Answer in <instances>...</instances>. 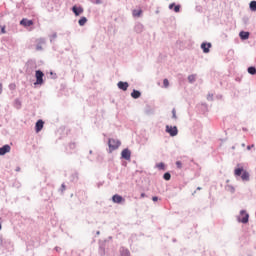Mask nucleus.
Masks as SVG:
<instances>
[{"label": "nucleus", "mask_w": 256, "mask_h": 256, "mask_svg": "<svg viewBox=\"0 0 256 256\" xmlns=\"http://www.w3.org/2000/svg\"><path fill=\"white\" fill-rule=\"evenodd\" d=\"M235 177H241L242 181H249L250 174L245 170L242 163H238L237 167L234 169Z\"/></svg>", "instance_id": "nucleus-1"}, {"label": "nucleus", "mask_w": 256, "mask_h": 256, "mask_svg": "<svg viewBox=\"0 0 256 256\" xmlns=\"http://www.w3.org/2000/svg\"><path fill=\"white\" fill-rule=\"evenodd\" d=\"M0 249L2 251H12L13 250V242L10 239H5L0 237Z\"/></svg>", "instance_id": "nucleus-2"}, {"label": "nucleus", "mask_w": 256, "mask_h": 256, "mask_svg": "<svg viewBox=\"0 0 256 256\" xmlns=\"http://www.w3.org/2000/svg\"><path fill=\"white\" fill-rule=\"evenodd\" d=\"M108 147H109V153L112 151H115L121 147V142L117 139L109 138L108 139Z\"/></svg>", "instance_id": "nucleus-3"}, {"label": "nucleus", "mask_w": 256, "mask_h": 256, "mask_svg": "<svg viewBox=\"0 0 256 256\" xmlns=\"http://www.w3.org/2000/svg\"><path fill=\"white\" fill-rule=\"evenodd\" d=\"M238 223H243V225H247L249 223V213L247 210H241L240 215L237 216Z\"/></svg>", "instance_id": "nucleus-4"}, {"label": "nucleus", "mask_w": 256, "mask_h": 256, "mask_svg": "<svg viewBox=\"0 0 256 256\" xmlns=\"http://www.w3.org/2000/svg\"><path fill=\"white\" fill-rule=\"evenodd\" d=\"M43 77H45V73H43V71L41 70H36L35 71V78L36 81L34 82V85H43V83H45V81L43 80Z\"/></svg>", "instance_id": "nucleus-5"}, {"label": "nucleus", "mask_w": 256, "mask_h": 256, "mask_svg": "<svg viewBox=\"0 0 256 256\" xmlns=\"http://www.w3.org/2000/svg\"><path fill=\"white\" fill-rule=\"evenodd\" d=\"M107 247H109V240H100L99 241L98 253L100 256L105 255V249H107Z\"/></svg>", "instance_id": "nucleus-6"}, {"label": "nucleus", "mask_w": 256, "mask_h": 256, "mask_svg": "<svg viewBox=\"0 0 256 256\" xmlns=\"http://www.w3.org/2000/svg\"><path fill=\"white\" fill-rule=\"evenodd\" d=\"M165 131L170 135V137H177V135L179 134V129H177V126L166 125Z\"/></svg>", "instance_id": "nucleus-7"}, {"label": "nucleus", "mask_w": 256, "mask_h": 256, "mask_svg": "<svg viewBox=\"0 0 256 256\" xmlns=\"http://www.w3.org/2000/svg\"><path fill=\"white\" fill-rule=\"evenodd\" d=\"M112 202L116 203L117 205H123V203H125V198L119 194H114L112 196Z\"/></svg>", "instance_id": "nucleus-8"}, {"label": "nucleus", "mask_w": 256, "mask_h": 256, "mask_svg": "<svg viewBox=\"0 0 256 256\" xmlns=\"http://www.w3.org/2000/svg\"><path fill=\"white\" fill-rule=\"evenodd\" d=\"M211 47H213V44H211V42H202L200 45V49H202L203 53H210Z\"/></svg>", "instance_id": "nucleus-9"}, {"label": "nucleus", "mask_w": 256, "mask_h": 256, "mask_svg": "<svg viewBox=\"0 0 256 256\" xmlns=\"http://www.w3.org/2000/svg\"><path fill=\"white\" fill-rule=\"evenodd\" d=\"M121 159H124L125 161H131V150L129 148L122 150Z\"/></svg>", "instance_id": "nucleus-10"}, {"label": "nucleus", "mask_w": 256, "mask_h": 256, "mask_svg": "<svg viewBox=\"0 0 256 256\" xmlns=\"http://www.w3.org/2000/svg\"><path fill=\"white\" fill-rule=\"evenodd\" d=\"M168 9H170V11H174V13H181V4H177L175 2L170 3Z\"/></svg>", "instance_id": "nucleus-11"}, {"label": "nucleus", "mask_w": 256, "mask_h": 256, "mask_svg": "<svg viewBox=\"0 0 256 256\" xmlns=\"http://www.w3.org/2000/svg\"><path fill=\"white\" fill-rule=\"evenodd\" d=\"M11 152V146L9 144H5L0 147V156L7 155V153Z\"/></svg>", "instance_id": "nucleus-12"}, {"label": "nucleus", "mask_w": 256, "mask_h": 256, "mask_svg": "<svg viewBox=\"0 0 256 256\" xmlns=\"http://www.w3.org/2000/svg\"><path fill=\"white\" fill-rule=\"evenodd\" d=\"M35 22H33V20H29L27 18H22L20 20V25H22V27H32V25H34Z\"/></svg>", "instance_id": "nucleus-13"}, {"label": "nucleus", "mask_w": 256, "mask_h": 256, "mask_svg": "<svg viewBox=\"0 0 256 256\" xmlns=\"http://www.w3.org/2000/svg\"><path fill=\"white\" fill-rule=\"evenodd\" d=\"M45 125V122L41 119L37 120L35 123V131L36 133H40V131H43V127Z\"/></svg>", "instance_id": "nucleus-14"}, {"label": "nucleus", "mask_w": 256, "mask_h": 256, "mask_svg": "<svg viewBox=\"0 0 256 256\" xmlns=\"http://www.w3.org/2000/svg\"><path fill=\"white\" fill-rule=\"evenodd\" d=\"M72 13H74L76 17H79V15L83 13V7L74 5L72 7Z\"/></svg>", "instance_id": "nucleus-15"}, {"label": "nucleus", "mask_w": 256, "mask_h": 256, "mask_svg": "<svg viewBox=\"0 0 256 256\" xmlns=\"http://www.w3.org/2000/svg\"><path fill=\"white\" fill-rule=\"evenodd\" d=\"M45 38H39L37 40L36 51H43V45H45Z\"/></svg>", "instance_id": "nucleus-16"}, {"label": "nucleus", "mask_w": 256, "mask_h": 256, "mask_svg": "<svg viewBox=\"0 0 256 256\" xmlns=\"http://www.w3.org/2000/svg\"><path fill=\"white\" fill-rule=\"evenodd\" d=\"M117 87H118V89H120L121 91H127V89H129V82L119 81V82L117 83Z\"/></svg>", "instance_id": "nucleus-17"}, {"label": "nucleus", "mask_w": 256, "mask_h": 256, "mask_svg": "<svg viewBox=\"0 0 256 256\" xmlns=\"http://www.w3.org/2000/svg\"><path fill=\"white\" fill-rule=\"evenodd\" d=\"M145 30V26L141 24L140 22H137L134 26V31L135 33L141 34Z\"/></svg>", "instance_id": "nucleus-18"}, {"label": "nucleus", "mask_w": 256, "mask_h": 256, "mask_svg": "<svg viewBox=\"0 0 256 256\" xmlns=\"http://www.w3.org/2000/svg\"><path fill=\"white\" fill-rule=\"evenodd\" d=\"M251 33L249 31H240L239 32V37L241 39V41H247V39H249Z\"/></svg>", "instance_id": "nucleus-19"}, {"label": "nucleus", "mask_w": 256, "mask_h": 256, "mask_svg": "<svg viewBox=\"0 0 256 256\" xmlns=\"http://www.w3.org/2000/svg\"><path fill=\"white\" fill-rule=\"evenodd\" d=\"M120 256H131V252L129 251V249L125 248V247H120Z\"/></svg>", "instance_id": "nucleus-20"}, {"label": "nucleus", "mask_w": 256, "mask_h": 256, "mask_svg": "<svg viewBox=\"0 0 256 256\" xmlns=\"http://www.w3.org/2000/svg\"><path fill=\"white\" fill-rule=\"evenodd\" d=\"M131 97L132 99H139V97H141V91L133 89Z\"/></svg>", "instance_id": "nucleus-21"}, {"label": "nucleus", "mask_w": 256, "mask_h": 256, "mask_svg": "<svg viewBox=\"0 0 256 256\" xmlns=\"http://www.w3.org/2000/svg\"><path fill=\"white\" fill-rule=\"evenodd\" d=\"M70 181L72 183H77L79 181V173L75 172L70 176Z\"/></svg>", "instance_id": "nucleus-22"}, {"label": "nucleus", "mask_w": 256, "mask_h": 256, "mask_svg": "<svg viewBox=\"0 0 256 256\" xmlns=\"http://www.w3.org/2000/svg\"><path fill=\"white\" fill-rule=\"evenodd\" d=\"M87 23V17L82 16L79 20H78V24L80 27H84V25Z\"/></svg>", "instance_id": "nucleus-23"}, {"label": "nucleus", "mask_w": 256, "mask_h": 256, "mask_svg": "<svg viewBox=\"0 0 256 256\" xmlns=\"http://www.w3.org/2000/svg\"><path fill=\"white\" fill-rule=\"evenodd\" d=\"M247 71H248L249 75H256V67L255 66H249L247 68Z\"/></svg>", "instance_id": "nucleus-24"}, {"label": "nucleus", "mask_w": 256, "mask_h": 256, "mask_svg": "<svg viewBox=\"0 0 256 256\" xmlns=\"http://www.w3.org/2000/svg\"><path fill=\"white\" fill-rule=\"evenodd\" d=\"M249 9H250V11H253V12L256 11V1H255V0H252V1L249 3Z\"/></svg>", "instance_id": "nucleus-25"}, {"label": "nucleus", "mask_w": 256, "mask_h": 256, "mask_svg": "<svg viewBox=\"0 0 256 256\" xmlns=\"http://www.w3.org/2000/svg\"><path fill=\"white\" fill-rule=\"evenodd\" d=\"M196 79H197V75L195 74H191L188 76V82L191 84L195 83Z\"/></svg>", "instance_id": "nucleus-26"}, {"label": "nucleus", "mask_w": 256, "mask_h": 256, "mask_svg": "<svg viewBox=\"0 0 256 256\" xmlns=\"http://www.w3.org/2000/svg\"><path fill=\"white\" fill-rule=\"evenodd\" d=\"M21 105H22L21 100H19V98H16L14 100V107H15V109H21Z\"/></svg>", "instance_id": "nucleus-27"}, {"label": "nucleus", "mask_w": 256, "mask_h": 256, "mask_svg": "<svg viewBox=\"0 0 256 256\" xmlns=\"http://www.w3.org/2000/svg\"><path fill=\"white\" fill-rule=\"evenodd\" d=\"M164 181H171V172H165L163 174Z\"/></svg>", "instance_id": "nucleus-28"}, {"label": "nucleus", "mask_w": 256, "mask_h": 256, "mask_svg": "<svg viewBox=\"0 0 256 256\" xmlns=\"http://www.w3.org/2000/svg\"><path fill=\"white\" fill-rule=\"evenodd\" d=\"M156 167L159 169V171H165V163L160 162L158 164H156Z\"/></svg>", "instance_id": "nucleus-29"}, {"label": "nucleus", "mask_w": 256, "mask_h": 256, "mask_svg": "<svg viewBox=\"0 0 256 256\" xmlns=\"http://www.w3.org/2000/svg\"><path fill=\"white\" fill-rule=\"evenodd\" d=\"M50 43H53L57 39V32H53L52 35H49Z\"/></svg>", "instance_id": "nucleus-30"}, {"label": "nucleus", "mask_w": 256, "mask_h": 256, "mask_svg": "<svg viewBox=\"0 0 256 256\" xmlns=\"http://www.w3.org/2000/svg\"><path fill=\"white\" fill-rule=\"evenodd\" d=\"M141 13H143L142 10H134L133 11V16L134 17H141Z\"/></svg>", "instance_id": "nucleus-31"}, {"label": "nucleus", "mask_w": 256, "mask_h": 256, "mask_svg": "<svg viewBox=\"0 0 256 256\" xmlns=\"http://www.w3.org/2000/svg\"><path fill=\"white\" fill-rule=\"evenodd\" d=\"M8 89L10 91H15V89H17V85L15 83H10Z\"/></svg>", "instance_id": "nucleus-32"}, {"label": "nucleus", "mask_w": 256, "mask_h": 256, "mask_svg": "<svg viewBox=\"0 0 256 256\" xmlns=\"http://www.w3.org/2000/svg\"><path fill=\"white\" fill-rule=\"evenodd\" d=\"M195 11H197L198 13H202V12H203V6L197 5V6L195 7Z\"/></svg>", "instance_id": "nucleus-33"}, {"label": "nucleus", "mask_w": 256, "mask_h": 256, "mask_svg": "<svg viewBox=\"0 0 256 256\" xmlns=\"http://www.w3.org/2000/svg\"><path fill=\"white\" fill-rule=\"evenodd\" d=\"M176 167H177V169H183V162H181V161H176Z\"/></svg>", "instance_id": "nucleus-34"}, {"label": "nucleus", "mask_w": 256, "mask_h": 256, "mask_svg": "<svg viewBox=\"0 0 256 256\" xmlns=\"http://www.w3.org/2000/svg\"><path fill=\"white\" fill-rule=\"evenodd\" d=\"M91 1V3H93L94 5H101V4H103V1H101V0H90Z\"/></svg>", "instance_id": "nucleus-35"}, {"label": "nucleus", "mask_w": 256, "mask_h": 256, "mask_svg": "<svg viewBox=\"0 0 256 256\" xmlns=\"http://www.w3.org/2000/svg\"><path fill=\"white\" fill-rule=\"evenodd\" d=\"M227 189L230 191V193H235V187L233 185H228Z\"/></svg>", "instance_id": "nucleus-36"}, {"label": "nucleus", "mask_w": 256, "mask_h": 256, "mask_svg": "<svg viewBox=\"0 0 256 256\" xmlns=\"http://www.w3.org/2000/svg\"><path fill=\"white\" fill-rule=\"evenodd\" d=\"M172 119H177V110L175 108L172 109Z\"/></svg>", "instance_id": "nucleus-37"}, {"label": "nucleus", "mask_w": 256, "mask_h": 256, "mask_svg": "<svg viewBox=\"0 0 256 256\" xmlns=\"http://www.w3.org/2000/svg\"><path fill=\"white\" fill-rule=\"evenodd\" d=\"M69 149L73 150L75 149V147H77V144L75 142H71L69 145H68Z\"/></svg>", "instance_id": "nucleus-38"}, {"label": "nucleus", "mask_w": 256, "mask_h": 256, "mask_svg": "<svg viewBox=\"0 0 256 256\" xmlns=\"http://www.w3.org/2000/svg\"><path fill=\"white\" fill-rule=\"evenodd\" d=\"M67 189V186L65 185V183H63L60 187V192L61 193H65V190Z\"/></svg>", "instance_id": "nucleus-39"}, {"label": "nucleus", "mask_w": 256, "mask_h": 256, "mask_svg": "<svg viewBox=\"0 0 256 256\" xmlns=\"http://www.w3.org/2000/svg\"><path fill=\"white\" fill-rule=\"evenodd\" d=\"M163 85L165 88L169 87V80L167 78L163 80Z\"/></svg>", "instance_id": "nucleus-40"}, {"label": "nucleus", "mask_w": 256, "mask_h": 256, "mask_svg": "<svg viewBox=\"0 0 256 256\" xmlns=\"http://www.w3.org/2000/svg\"><path fill=\"white\" fill-rule=\"evenodd\" d=\"M152 201H153L154 203H157V201H159V197H158V196H153V197H152Z\"/></svg>", "instance_id": "nucleus-41"}, {"label": "nucleus", "mask_w": 256, "mask_h": 256, "mask_svg": "<svg viewBox=\"0 0 256 256\" xmlns=\"http://www.w3.org/2000/svg\"><path fill=\"white\" fill-rule=\"evenodd\" d=\"M145 197H147V194H145V192H142L140 194V199H145Z\"/></svg>", "instance_id": "nucleus-42"}, {"label": "nucleus", "mask_w": 256, "mask_h": 256, "mask_svg": "<svg viewBox=\"0 0 256 256\" xmlns=\"http://www.w3.org/2000/svg\"><path fill=\"white\" fill-rule=\"evenodd\" d=\"M50 75H51L52 79H57V74L50 72Z\"/></svg>", "instance_id": "nucleus-43"}, {"label": "nucleus", "mask_w": 256, "mask_h": 256, "mask_svg": "<svg viewBox=\"0 0 256 256\" xmlns=\"http://www.w3.org/2000/svg\"><path fill=\"white\" fill-rule=\"evenodd\" d=\"M207 99H208L209 101H213V94H209L208 97H207Z\"/></svg>", "instance_id": "nucleus-44"}, {"label": "nucleus", "mask_w": 256, "mask_h": 256, "mask_svg": "<svg viewBox=\"0 0 256 256\" xmlns=\"http://www.w3.org/2000/svg\"><path fill=\"white\" fill-rule=\"evenodd\" d=\"M1 93H3V84L2 83H0V95H1Z\"/></svg>", "instance_id": "nucleus-45"}, {"label": "nucleus", "mask_w": 256, "mask_h": 256, "mask_svg": "<svg viewBox=\"0 0 256 256\" xmlns=\"http://www.w3.org/2000/svg\"><path fill=\"white\" fill-rule=\"evenodd\" d=\"M54 249H55V251L59 252L61 250V247L56 246Z\"/></svg>", "instance_id": "nucleus-46"}, {"label": "nucleus", "mask_w": 256, "mask_h": 256, "mask_svg": "<svg viewBox=\"0 0 256 256\" xmlns=\"http://www.w3.org/2000/svg\"><path fill=\"white\" fill-rule=\"evenodd\" d=\"M15 171L19 173V171H21V167H16Z\"/></svg>", "instance_id": "nucleus-47"}, {"label": "nucleus", "mask_w": 256, "mask_h": 256, "mask_svg": "<svg viewBox=\"0 0 256 256\" xmlns=\"http://www.w3.org/2000/svg\"><path fill=\"white\" fill-rule=\"evenodd\" d=\"M1 33H5V26L1 28Z\"/></svg>", "instance_id": "nucleus-48"}, {"label": "nucleus", "mask_w": 256, "mask_h": 256, "mask_svg": "<svg viewBox=\"0 0 256 256\" xmlns=\"http://www.w3.org/2000/svg\"><path fill=\"white\" fill-rule=\"evenodd\" d=\"M51 197V194L48 195V197L44 198L45 201H47V199H49Z\"/></svg>", "instance_id": "nucleus-49"}, {"label": "nucleus", "mask_w": 256, "mask_h": 256, "mask_svg": "<svg viewBox=\"0 0 256 256\" xmlns=\"http://www.w3.org/2000/svg\"><path fill=\"white\" fill-rule=\"evenodd\" d=\"M251 147H252V146H250V145L247 146L248 151H250Z\"/></svg>", "instance_id": "nucleus-50"}, {"label": "nucleus", "mask_w": 256, "mask_h": 256, "mask_svg": "<svg viewBox=\"0 0 256 256\" xmlns=\"http://www.w3.org/2000/svg\"><path fill=\"white\" fill-rule=\"evenodd\" d=\"M41 193H42V195H43L44 193H46V190H45V189H43V190L41 191Z\"/></svg>", "instance_id": "nucleus-51"}, {"label": "nucleus", "mask_w": 256, "mask_h": 256, "mask_svg": "<svg viewBox=\"0 0 256 256\" xmlns=\"http://www.w3.org/2000/svg\"><path fill=\"white\" fill-rule=\"evenodd\" d=\"M242 131H248V130H247V128L243 127V128H242Z\"/></svg>", "instance_id": "nucleus-52"}, {"label": "nucleus", "mask_w": 256, "mask_h": 256, "mask_svg": "<svg viewBox=\"0 0 256 256\" xmlns=\"http://www.w3.org/2000/svg\"><path fill=\"white\" fill-rule=\"evenodd\" d=\"M96 235H101V232H100V231H97V232H96Z\"/></svg>", "instance_id": "nucleus-53"}, {"label": "nucleus", "mask_w": 256, "mask_h": 256, "mask_svg": "<svg viewBox=\"0 0 256 256\" xmlns=\"http://www.w3.org/2000/svg\"><path fill=\"white\" fill-rule=\"evenodd\" d=\"M201 189H202L201 187H197V191H201Z\"/></svg>", "instance_id": "nucleus-54"}, {"label": "nucleus", "mask_w": 256, "mask_h": 256, "mask_svg": "<svg viewBox=\"0 0 256 256\" xmlns=\"http://www.w3.org/2000/svg\"><path fill=\"white\" fill-rule=\"evenodd\" d=\"M89 154H90V155L93 154V150H90V151H89Z\"/></svg>", "instance_id": "nucleus-55"}, {"label": "nucleus", "mask_w": 256, "mask_h": 256, "mask_svg": "<svg viewBox=\"0 0 256 256\" xmlns=\"http://www.w3.org/2000/svg\"><path fill=\"white\" fill-rule=\"evenodd\" d=\"M195 193H197V191H194V193H192V195H195Z\"/></svg>", "instance_id": "nucleus-56"}, {"label": "nucleus", "mask_w": 256, "mask_h": 256, "mask_svg": "<svg viewBox=\"0 0 256 256\" xmlns=\"http://www.w3.org/2000/svg\"><path fill=\"white\" fill-rule=\"evenodd\" d=\"M177 240L176 239H173V243H175Z\"/></svg>", "instance_id": "nucleus-57"}, {"label": "nucleus", "mask_w": 256, "mask_h": 256, "mask_svg": "<svg viewBox=\"0 0 256 256\" xmlns=\"http://www.w3.org/2000/svg\"><path fill=\"white\" fill-rule=\"evenodd\" d=\"M146 113L149 114V110H146Z\"/></svg>", "instance_id": "nucleus-58"}, {"label": "nucleus", "mask_w": 256, "mask_h": 256, "mask_svg": "<svg viewBox=\"0 0 256 256\" xmlns=\"http://www.w3.org/2000/svg\"><path fill=\"white\" fill-rule=\"evenodd\" d=\"M146 113L149 114V110H146Z\"/></svg>", "instance_id": "nucleus-59"}, {"label": "nucleus", "mask_w": 256, "mask_h": 256, "mask_svg": "<svg viewBox=\"0 0 256 256\" xmlns=\"http://www.w3.org/2000/svg\"><path fill=\"white\" fill-rule=\"evenodd\" d=\"M244 22L247 23V20H245V18H244Z\"/></svg>", "instance_id": "nucleus-60"}, {"label": "nucleus", "mask_w": 256, "mask_h": 256, "mask_svg": "<svg viewBox=\"0 0 256 256\" xmlns=\"http://www.w3.org/2000/svg\"><path fill=\"white\" fill-rule=\"evenodd\" d=\"M1 229H2V226H1V224H0V231H1Z\"/></svg>", "instance_id": "nucleus-61"}]
</instances>
